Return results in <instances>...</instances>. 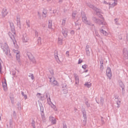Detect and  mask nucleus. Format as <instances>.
Listing matches in <instances>:
<instances>
[{
    "instance_id": "a211bd4d",
    "label": "nucleus",
    "mask_w": 128,
    "mask_h": 128,
    "mask_svg": "<svg viewBox=\"0 0 128 128\" xmlns=\"http://www.w3.org/2000/svg\"><path fill=\"white\" fill-rule=\"evenodd\" d=\"M29 76L31 78L32 80H33L34 79V77L33 74H30V75Z\"/></svg>"
},
{
    "instance_id": "ddd939ff",
    "label": "nucleus",
    "mask_w": 128,
    "mask_h": 128,
    "mask_svg": "<svg viewBox=\"0 0 128 128\" xmlns=\"http://www.w3.org/2000/svg\"><path fill=\"white\" fill-rule=\"evenodd\" d=\"M100 32L105 36H107L108 35L107 32L103 30H100Z\"/></svg>"
},
{
    "instance_id": "2eb2a0df",
    "label": "nucleus",
    "mask_w": 128,
    "mask_h": 128,
    "mask_svg": "<svg viewBox=\"0 0 128 128\" xmlns=\"http://www.w3.org/2000/svg\"><path fill=\"white\" fill-rule=\"evenodd\" d=\"M38 45L41 44V40L40 38H39L38 40Z\"/></svg>"
},
{
    "instance_id": "aec40b11",
    "label": "nucleus",
    "mask_w": 128,
    "mask_h": 128,
    "mask_svg": "<svg viewBox=\"0 0 128 128\" xmlns=\"http://www.w3.org/2000/svg\"><path fill=\"white\" fill-rule=\"evenodd\" d=\"M82 20L83 21H84V22L86 21L87 18L85 16L84 17H83L82 18Z\"/></svg>"
},
{
    "instance_id": "2f4dec72",
    "label": "nucleus",
    "mask_w": 128,
    "mask_h": 128,
    "mask_svg": "<svg viewBox=\"0 0 128 128\" xmlns=\"http://www.w3.org/2000/svg\"><path fill=\"white\" fill-rule=\"evenodd\" d=\"M46 1L48 2H49L51 1L50 0H46Z\"/></svg>"
},
{
    "instance_id": "f257e3e1",
    "label": "nucleus",
    "mask_w": 128,
    "mask_h": 128,
    "mask_svg": "<svg viewBox=\"0 0 128 128\" xmlns=\"http://www.w3.org/2000/svg\"><path fill=\"white\" fill-rule=\"evenodd\" d=\"M106 74L107 76L109 78H110L112 76V72L111 69L109 67H108L106 70Z\"/></svg>"
},
{
    "instance_id": "72a5a7b5",
    "label": "nucleus",
    "mask_w": 128,
    "mask_h": 128,
    "mask_svg": "<svg viewBox=\"0 0 128 128\" xmlns=\"http://www.w3.org/2000/svg\"><path fill=\"white\" fill-rule=\"evenodd\" d=\"M52 73H53V70H52Z\"/></svg>"
},
{
    "instance_id": "f8f14e48",
    "label": "nucleus",
    "mask_w": 128,
    "mask_h": 128,
    "mask_svg": "<svg viewBox=\"0 0 128 128\" xmlns=\"http://www.w3.org/2000/svg\"><path fill=\"white\" fill-rule=\"evenodd\" d=\"M4 46H5V48H4V50L6 51V50L7 51H8L9 50V49L8 47V46L7 44H4Z\"/></svg>"
},
{
    "instance_id": "4468645a",
    "label": "nucleus",
    "mask_w": 128,
    "mask_h": 128,
    "mask_svg": "<svg viewBox=\"0 0 128 128\" xmlns=\"http://www.w3.org/2000/svg\"><path fill=\"white\" fill-rule=\"evenodd\" d=\"M76 79V84H78L79 83V79L78 76H76L75 78Z\"/></svg>"
},
{
    "instance_id": "c9c22d12",
    "label": "nucleus",
    "mask_w": 128,
    "mask_h": 128,
    "mask_svg": "<svg viewBox=\"0 0 128 128\" xmlns=\"http://www.w3.org/2000/svg\"><path fill=\"white\" fill-rule=\"evenodd\" d=\"M88 71V70H86V71L85 72H87Z\"/></svg>"
},
{
    "instance_id": "c756f323",
    "label": "nucleus",
    "mask_w": 128,
    "mask_h": 128,
    "mask_svg": "<svg viewBox=\"0 0 128 128\" xmlns=\"http://www.w3.org/2000/svg\"><path fill=\"white\" fill-rule=\"evenodd\" d=\"M63 128H67L66 126V125H64V126Z\"/></svg>"
},
{
    "instance_id": "0eeeda50",
    "label": "nucleus",
    "mask_w": 128,
    "mask_h": 128,
    "mask_svg": "<svg viewBox=\"0 0 128 128\" xmlns=\"http://www.w3.org/2000/svg\"><path fill=\"white\" fill-rule=\"evenodd\" d=\"M112 2H111L110 7H112L117 4V0H112Z\"/></svg>"
},
{
    "instance_id": "1a4fd4ad",
    "label": "nucleus",
    "mask_w": 128,
    "mask_h": 128,
    "mask_svg": "<svg viewBox=\"0 0 128 128\" xmlns=\"http://www.w3.org/2000/svg\"><path fill=\"white\" fill-rule=\"evenodd\" d=\"M92 84V83H90V82H86L84 84V85L86 87H87L89 88L91 86Z\"/></svg>"
},
{
    "instance_id": "7c9ffc66",
    "label": "nucleus",
    "mask_w": 128,
    "mask_h": 128,
    "mask_svg": "<svg viewBox=\"0 0 128 128\" xmlns=\"http://www.w3.org/2000/svg\"><path fill=\"white\" fill-rule=\"evenodd\" d=\"M24 96L25 99H26L27 98V96H26V95H24Z\"/></svg>"
},
{
    "instance_id": "f3484780",
    "label": "nucleus",
    "mask_w": 128,
    "mask_h": 128,
    "mask_svg": "<svg viewBox=\"0 0 128 128\" xmlns=\"http://www.w3.org/2000/svg\"><path fill=\"white\" fill-rule=\"evenodd\" d=\"M29 40L27 36H26L25 38H24V40L25 42H27V41Z\"/></svg>"
},
{
    "instance_id": "5701e85b",
    "label": "nucleus",
    "mask_w": 128,
    "mask_h": 128,
    "mask_svg": "<svg viewBox=\"0 0 128 128\" xmlns=\"http://www.w3.org/2000/svg\"><path fill=\"white\" fill-rule=\"evenodd\" d=\"M82 62V60L80 59L78 60V64H80Z\"/></svg>"
},
{
    "instance_id": "423d86ee",
    "label": "nucleus",
    "mask_w": 128,
    "mask_h": 128,
    "mask_svg": "<svg viewBox=\"0 0 128 128\" xmlns=\"http://www.w3.org/2000/svg\"><path fill=\"white\" fill-rule=\"evenodd\" d=\"M49 120L52 123V124H55L56 122V119L52 116H50L49 117Z\"/></svg>"
},
{
    "instance_id": "393cba45",
    "label": "nucleus",
    "mask_w": 128,
    "mask_h": 128,
    "mask_svg": "<svg viewBox=\"0 0 128 128\" xmlns=\"http://www.w3.org/2000/svg\"><path fill=\"white\" fill-rule=\"evenodd\" d=\"M75 15L76 14L75 13H72V16L73 18H74L75 17Z\"/></svg>"
},
{
    "instance_id": "39448f33",
    "label": "nucleus",
    "mask_w": 128,
    "mask_h": 128,
    "mask_svg": "<svg viewBox=\"0 0 128 128\" xmlns=\"http://www.w3.org/2000/svg\"><path fill=\"white\" fill-rule=\"evenodd\" d=\"M8 14V12L7 11L6 9V8H4L3 9L2 13V16L3 17H4L7 15Z\"/></svg>"
},
{
    "instance_id": "4c0bfd02",
    "label": "nucleus",
    "mask_w": 128,
    "mask_h": 128,
    "mask_svg": "<svg viewBox=\"0 0 128 128\" xmlns=\"http://www.w3.org/2000/svg\"><path fill=\"white\" fill-rule=\"evenodd\" d=\"M96 10H97V11L98 10V9H96Z\"/></svg>"
},
{
    "instance_id": "cd10ccee",
    "label": "nucleus",
    "mask_w": 128,
    "mask_h": 128,
    "mask_svg": "<svg viewBox=\"0 0 128 128\" xmlns=\"http://www.w3.org/2000/svg\"><path fill=\"white\" fill-rule=\"evenodd\" d=\"M41 95V94L40 93H38L37 94V95L38 96V97H39Z\"/></svg>"
},
{
    "instance_id": "f03ea898",
    "label": "nucleus",
    "mask_w": 128,
    "mask_h": 128,
    "mask_svg": "<svg viewBox=\"0 0 128 128\" xmlns=\"http://www.w3.org/2000/svg\"><path fill=\"white\" fill-rule=\"evenodd\" d=\"M14 52L16 54V60L19 61L20 60V52L18 50H14Z\"/></svg>"
},
{
    "instance_id": "473e14b6",
    "label": "nucleus",
    "mask_w": 128,
    "mask_h": 128,
    "mask_svg": "<svg viewBox=\"0 0 128 128\" xmlns=\"http://www.w3.org/2000/svg\"><path fill=\"white\" fill-rule=\"evenodd\" d=\"M62 0H59V2H62Z\"/></svg>"
},
{
    "instance_id": "4be33fe9",
    "label": "nucleus",
    "mask_w": 128,
    "mask_h": 128,
    "mask_svg": "<svg viewBox=\"0 0 128 128\" xmlns=\"http://www.w3.org/2000/svg\"><path fill=\"white\" fill-rule=\"evenodd\" d=\"M82 67L83 68L86 69V68L87 65L86 64L82 66Z\"/></svg>"
},
{
    "instance_id": "20e7f679",
    "label": "nucleus",
    "mask_w": 128,
    "mask_h": 128,
    "mask_svg": "<svg viewBox=\"0 0 128 128\" xmlns=\"http://www.w3.org/2000/svg\"><path fill=\"white\" fill-rule=\"evenodd\" d=\"M50 82L52 83V84L54 85H57L58 84L57 82L55 80V79L54 77H52L50 78Z\"/></svg>"
},
{
    "instance_id": "b1692460",
    "label": "nucleus",
    "mask_w": 128,
    "mask_h": 128,
    "mask_svg": "<svg viewBox=\"0 0 128 128\" xmlns=\"http://www.w3.org/2000/svg\"><path fill=\"white\" fill-rule=\"evenodd\" d=\"M58 43L60 44H62V40H58Z\"/></svg>"
},
{
    "instance_id": "dca6fc26",
    "label": "nucleus",
    "mask_w": 128,
    "mask_h": 128,
    "mask_svg": "<svg viewBox=\"0 0 128 128\" xmlns=\"http://www.w3.org/2000/svg\"><path fill=\"white\" fill-rule=\"evenodd\" d=\"M52 22H49L48 24V28H51L52 27Z\"/></svg>"
},
{
    "instance_id": "bb28decb",
    "label": "nucleus",
    "mask_w": 128,
    "mask_h": 128,
    "mask_svg": "<svg viewBox=\"0 0 128 128\" xmlns=\"http://www.w3.org/2000/svg\"><path fill=\"white\" fill-rule=\"evenodd\" d=\"M2 69V66L0 62V73L1 72V71Z\"/></svg>"
},
{
    "instance_id": "9b49d317",
    "label": "nucleus",
    "mask_w": 128,
    "mask_h": 128,
    "mask_svg": "<svg viewBox=\"0 0 128 128\" xmlns=\"http://www.w3.org/2000/svg\"><path fill=\"white\" fill-rule=\"evenodd\" d=\"M29 58L32 62H33L34 63H36V61L35 60V58L32 56L31 57H30Z\"/></svg>"
},
{
    "instance_id": "c85d7f7f",
    "label": "nucleus",
    "mask_w": 128,
    "mask_h": 128,
    "mask_svg": "<svg viewBox=\"0 0 128 128\" xmlns=\"http://www.w3.org/2000/svg\"><path fill=\"white\" fill-rule=\"evenodd\" d=\"M66 54H67L68 56H69V52L68 51H67L66 52Z\"/></svg>"
},
{
    "instance_id": "e433bc0d",
    "label": "nucleus",
    "mask_w": 128,
    "mask_h": 128,
    "mask_svg": "<svg viewBox=\"0 0 128 128\" xmlns=\"http://www.w3.org/2000/svg\"><path fill=\"white\" fill-rule=\"evenodd\" d=\"M102 67L103 68V66L102 65Z\"/></svg>"
},
{
    "instance_id": "6e6552de",
    "label": "nucleus",
    "mask_w": 128,
    "mask_h": 128,
    "mask_svg": "<svg viewBox=\"0 0 128 128\" xmlns=\"http://www.w3.org/2000/svg\"><path fill=\"white\" fill-rule=\"evenodd\" d=\"M12 34L11 32H9V34L11 38L12 39L14 37V35H15V31L14 29L12 31Z\"/></svg>"
},
{
    "instance_id": "412c9836",
    "label": "nucleus",
    "mask_w": 128,
    "mask_h": 128,
    "mask_svg": "<svg viewBox=\"0 0 128 128\" xmlns=\"http://www.w3.org/2000/svg\"><path fill=\"white\" fill-rule=\"evenodd\" d=\"M42 13L44 15H46L47 13V11L46 10H44Z\"/></svg>"
},
{
    "instance_id": "9d476101",
    "label": "nucleus",
    "mask_w": 128,
    "mask_h": 128,
    "mask_svg": "<svg viewBox=\"0 0 128 128\" xmlns=\"http://www.w3.org/2000/svg\"><path fill=\"white\" fill-rule=\"evenodd\" d=\"M62 33L65 36H66L67 35L68 32L67 30L66 29H63L62 30Z\"/></svg>"
},
{
    "instance_id": "a878e982",
    "label": "nucleus",
    "mask_w": 128,
    "mask_h": 128,
    "mask_svg": "<svg viewBox=\"0 0 128 128\" xmlns=\"http://www.w3.org/2000/svg\"><path fill=\"white\" fill-rule=\"evenodd\" d=\"M52 107L56 111L57 110V108L54 106L53 107Z\"/></svg>"
},
{
    "instance_id": "7ed1b4c3",
    "label": "nucleus",
    "mask_w": 128,
    "mask_h": 128,
    "mask_svg": "<svg viewBox=\"0 0 128 128\" xmlns=\"http://www.w3.org/2000/svg\"><path fill=\"white\" fill-rule=\"evenodd\" d=\"M2 86L4 88V89L5 91L7 90V84L6 79L4 78L2 82Z\"/></svg>"
},
{
    "instance_id": "f704fd0d",
    "label": "nucleus",
    "mask_w": 128,
    "mask_h": 128,
    "mask_svg": "<svg viewBox=\"0 0 128 128\" xmlns=\"http://www.w3.org/2000/svg\"><path fill=\"white\" fill-rule=\"evenodd\" d=\"M99 24H102V22H101V23H100L99 22Z\"/></svg>"
},
{
    "instance_id": "6ab92c4d",
    "label": "nucleus",
    "mask_w": 128,
    "mask_h": 128,
    "mask_svg": "<svg viewBox=\"0 0 128 128\" xmlns=\"http://www.w3.org/2000/svg\"><path fill=\"white\" fill-rule=\"evenodd\" d=\"M66 22V20L65 19H64L62 20V25H64L65 24Z\"/></svg>"
}]
</instances>
